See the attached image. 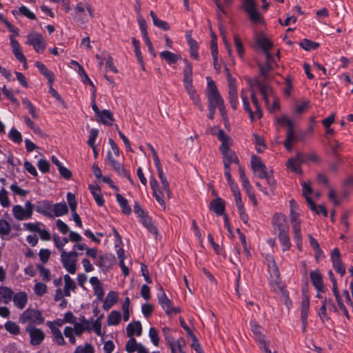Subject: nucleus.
Instances as JSON below:
<instances>
[{
    "mask_svg": "<svg viewBox=\"0 0 353 353\" xmlns=\"http://www.w3.org/2000/svg\"><path fill=\"white\" fill-rule=\"evenodd\" d=\"M184 62L185 65L183 70V83L185 90L188 92L194 104L196 105L200 110H203V108L201 103L199 96L192 84V65L187 59H185Z\"/></svg>",
    "mask_w": 353,
    "mask_h": 353,
    "instance_id": "1",
    "label": "nucleus"
},
{
    "mask_svg": "<svg viewBox=\"0 0 353 353\" xmlns=\"http://www.w3.org/2000/svg\"><path fill=\"white\" fill-rule=\"evenodd\" d=\"M256 85L260 90L269 111L274 112L278 110L279 108V102L274 97L272 88L270 85L259 80L256 81Z\"/></svg>",
    "mask_w": 353,
    "mask_h": 353,
    "instance_id": "2",
    "label": "nucleus"
},
{
    "mask_svg": "<svg viewBox=\"0 0 353 353\" xmlns=\"http://www.w3.org/2000/svg\"><path fill=\"white\" fill-rule=\"evenodd\" d=\"M19 323L41 325L44 322V317L41 311L28 308L19 317Z\"/></svg>",
    "mask_w": 353,
    "mask_h": 353,
    "instance_id": "3",
    "label": "nucleus"
},
{
    "mask_svg": "<svg viewBox=\"0 0 353 353\" xmlns=\"http://www.w3.org/2000/svg\"><path fill=\"white\" fill-rule=\"evenodd\" d=\"M78 253L72 250L71 252L63 251L61 254V261L64 268L73 274L77 270V261Z\"/></svg>",
    "mask_w": 353,
    "mask_h": 353,
    "instance_id": "4",
    "label": "nucleus"
},
{
    "mask_svg": "<svg viewBox=\"0 0 353 353\" xmlns=\"http://www.w3.org/2000/svg\"><path fill=\"white\" fill-rule=\"evenodd\" d=\"M290 221L292 228L293 238L299 250L302 247V235L301 232V220L299 214L296 211H290Z\"/></svg>",
    "mask_w": 353,
    "mask_h": 353,
    "instance_id": "5",
    "label": "nucleus"
},
{
    "mask_svg": "<svg viewBox=\"0 0 353 353\" xmlns=\"http://www.w3.org/2000/svg\"><path fill=\"white\" fill-rule=\"evenodd\" d=\"M305 161V156L303 153L297 152L294 157L288 159L285 165L288 171L301 174V165Z\"/></svg>",
    "mask_w": 353,
    "mask_h": 353,
    "instance_id": "6",
    "label": "nucleus"
},
{
    "mask_svg": "<svg viewBox=\"0 0 353 353\" xmlns=\"http://www.w3.org/2000/svg\"><path fill=\"white\" fill-rule=\"evenodd\" d=\"M34 205L30 201H26L25 203V208L20 205L13 206L12 213L14 218L19 221H23L32 218L33 214Z\"/></svg>",
    "mask_w": 353,
    "mask_h": 353,
    "instance_id": "7",
    "label": "nucleus"
},
{
    "mask_svg": "<svg viewBox=\"0 0 353 353\" xmlns=\"http://www.w3.org/2000/svg\"><path fill=\"white\" fill-rule=\"evenodd\" d=\"M241 97L243 101L244 110L249 114V117L252 122L260 119L263 117V111L260 105L256 106L255 111L253 112L249 104L247 91L242 90L241 92Z\"/></svg>",
    "mask_w": 353,
    "mask_h": 353,
    "instance_id": "8",
    "label": "nucleus"
},
{
    "mask_svg": "<svg viewBox=\"0 0 353 353\" xmlns=\"http://www.w3.org/2000/svg\"><path fill=\"white\" fill-rule=\"evenodd\" d=\"M226 74H227V81L228 83V94L230 103L231 104L232 108L234 110L237 108L238 105V93L236 85V80L233 78L231 74L229 72L228 68H225Z\"/></svg>",
    "mask_w": 353,
    "mask_h": 353,
    "instance_id": "9",
    "label": "nucleus"
},
{
    "mask_svg": "<svg viewBox=\"0 0 353 353\" xmlns=\"http://www.w3.org/2000/svg\"><path fill=\"white\" fill-rule=\"evenodd\" d=\"M107 161L108 164L120 176L125 177L132 183L134 184V181L132 179L130 172L124 168L122 163L117 161L112 157V154L109 151L107 154Z\"/></svg>",
    "mask_w": 353,
    "mask_h": 353,
    "instance_id": "10",
    "label": "nucleus"
},
{
    "mask_svg": "<svg viewBox=\"0 0 353 353\" xmlns=\"http://www.w3.org/2000/svg\"><path fill=\"white\" fill-rule=\"evenodd\" d=\"M26 43L34 48L38 53H43L46 49V42L41 34L31 32L27 36Z\"/></svg>",
    "mask_w": 353,
    "mask_h": 353,
    "instance_id": "11",
    "label": "nucleus"
},
{
    "mask_svg": "<svg viewBox=\"0 0 353 353\" xmlns=\"http://www.w3.org/2000/svg\"><path fill=\"white\" fill-rule=\"evenodd\" d=\"M160 290L161 293L157 295L158 301L166 314L172 315L179 313L181 312L180 309L172 306V301L168 299L161 286L160 287Z\"/></svg>",
    "mask_w": 353,
    "mask_h": 353,
    "instance_id": "12",
    "label": "nucleus"
},
{
    "mask_svg": "<svg viewBox=\"0 0 353 353\" xmlns=\"http://www.w3.org/2000/svg\"><path fill=\"white\" fill-rule=\"evenodd\" d=\"M26 331L29 334L32 345L37 346L40 345L45 338L44 332L39 328L30 325L26 328Z\"/></svg>",
    "mask_w": 353,
    "mask_h": 353,
    "instance_id": "13",
    "label": "nucleus"
},
{
    "mask_svg": "<svg viewBox=\"0 0 353 353\" xmlns=\"http://www.w3.org/2000/svg\"><path fill=\"white\" fill-rule=\"evenodd\" d=\"M251 165L254 174L257 177L260 179H264L265 176H267V174H268L267 172V168L261 161L260 157L256 155H253L251 159Z\"/></svg>",
    "mask_w": 353,
    "mask_h": 353,
    "instance_id": "14",
    "label": "nucleus"
},
{
    "mask_svg": "<svg viewBox=\"0 0 353 353\" xmlns=\"http://www.w3.org/2000/svg\"><path fill=\"white\" fill-rule=\"evenodd\" d=\"M266 261L268 262V270L270 274V283L278 284L280 281V273L273 256L268 255Z\"/></svg>",
    "mask_w": 353,
    "mask_h": 353,
    "instance_id": "15",
    "label": "nucleus"
},
{
    "mask_svg": "<svg viewBox=\"0 0 353 353\" xmlns=\"http://www.w3.org/2000/svg\"><path fill=\"white\" fill-rule=\"evenodd\" d=\"M272 226L278 234L288 232L286 216L283 214H275L272 218Z\"/></svg>",
    "mask_w": 353,
    "mask_h": 353,
    "instance_id": "16",
    "label": "nucleus"
},
{
    "mask_svg": "<svg viewBox=\"0 0 353 353\" xmlns=\"http://www.w3.org/2000/svg\"><path fill=\"white\" fill-rule=\"evenodd\" d=\"M331 260L335 271L337 272L341 276H343L345 273V268L341 261V254L338 248H334L332 251Z\"/></svg>",
    "mask_w": 353,
    "mask_h": 353,
    "instance_id": "17",
    "label": "nucleus"
},
{
    "mask_svg": "<svg viewBox=\"0 0 353 353\" xmlns=\"http://www.w3.org/2000/svg\"><path fill=\"white\" fill-rule=\"evenodd\" d=\"M310 280L318 292H325L326 288L323 284V276L319 270H312L310 274Z\"/></svg>",
    "mask_w": 353,
    "mask_h": 353,
    "instance_id": "18",
    "label": "nucleus"
},
{
    "mask_svg": "<svg viewBox=\"0 0 353 353\" xmlns=\"http://www.w3.org/2000/svg\"><path fill=\"white\" fill-rule=\"evenodd\" d=\"M251 331L253 333L254 340L259 343H264L267 341L265 335L263 332V328L259 325L257 322L254 320L250 321Z\"/></svg>",
    "mask_w": 353,
    "mask_h": 353,
    "instance_id": "19",
    "label": "nucleus"
},
{
    "mask_svg": "<svg viewBox=\"0 0 353 353\" xmlns=\"http://www.w3.org/2000/svg\"><path fill=\"white\" fill-rule=\"evenodd\" d=\"M52 203L47 200L37 201L35 204V210L37 212L50 218L54 216V215L50 212L52 210Z\"/></svg>",
    "mask_w": 353,
    "mask_h": 353,
    "instance_id": "20",
    "label": "nucleus"
},
{
    "mask_svg": "<svg viewBox=\"0 0 353 353\" xmlns=\"http://www.w3.org/2000/svg\"><path fill=\"white\" fill-rule=\"evenodd\" d=\"M47 325L51 330L53 341L58 345H65V341L60 330L54 325V323L51 321H48Z\"/></svg>",
    "mask_w": 353,
    "mask_h": 353,
    "instance_id": "21",
    "label": "nucleus"
},
{
    "mask_svg": "<svg viewBox=\"0 0 353 353\" xmlns=\"http://www.w3.org/2000/svg\"><path fill=\"white\" fill-rule=\"evenodd\" d=\"M150 185L152 188V190L153 191V195L155 197L156 200L158 201V203L163 208V209H165V203L163 199V193L161 191H159V183L154 178H150Z\"/></svg>",
    "mask_w": 353,
    "mask_h": 353,
    "instance_id": "22",
    "label": "nucleus"
},
{
    "mask_svg": "<svg viewBox=\"0 0 353 353\" xmlns=\"http://www.w3.org/2000/svg\"><path fill=\"white\" fill-rule=\"evenodd\" d=\"M303 186V194L305 197L306 201L310 206L311 210L315 212L316 214L319 212L317 211V208L316 204L313 202L312 199L310 197L312 192V189L310 187V184L307 183H304L302 185Z\"/></svg>",
    "mask_w": 353,
    "mask_h": 353,
    "instance_id": "23",
    "label": "nucleus"
},
{
    "mask_svg": "<svg viewBox=\"0 0 353 353\" xmlns=\"http://www.w3.org/2000/svg\"><path fill=\"white\" fill-rule=\"evenodd\" d=\"M14 305L19 309H23L28 303V295L25 292L14 293L12 296Z\"/></svg>",
    "mask_w": 353,
    "mask_h": 353,
    "instance_id": "24",
    "label": "nucleus"
},
{
    "mask_svg": "<svg viewBox=\"0 0 353 353\" xmlns=\"http://www.w3.org/2000/svg\"><path fill=\"white\" fill-rule=\"evenodd\" d=\"M225 208V201L219 197L213 199L210 203V209L219 216L223 214Z\"/></svg>",
    "mask_w": 353,
    "mask_h": 353,
    "instance_id": "25",
    "label": "nucleus"
},
{
    "mask_svg": "<svg viewBox=\"0 0 353 353\" xmlns=\"http://www.w3.org/2000/svg\"><path fill=\"white\" fill-rule=\"evenodd\" d=\"M171 349L172 353H183L182 347L185 345V341L183 338H179L175 341L173 338H166Z\"/></svg>",
    "mask_w": 353,
    "mask_h": 353,
    "instance_id": "26",
    "label": "nucleus"
},
{
    "mask_svg": "<svg viewBox=\"0 0 353 353\" xmlns=\"http://www.w3.org/2000/svg\"><path fill=\"white\" fill-rule=\"evenodd\" d=\"M90 283L92 285L94 294L99 301H102L104 296L103 289L101 285L99 279L96 276H92L90 279Z\"/></svg>",
    "mask_w": 353,
    "mask_h": 353,
    "instance_id": "27",
    "label": "nucleus"
},
{
    "mask_svg": "<svg viewBox=\"0 0 353 353\" xmlns=\"http://www.w3.org/2000/svg\"><path fill=\"white\" fill-rule=\"evenodd\" d=\"M127 336L130 338L133 337L134 334L139 336L142 333V325L140 321L130 323L126 327Z\"/></svg>",
    "mask_w": 353,
    "mask_h": 353,
    "instance_id": "28",
    "label": "nucleus"
},
{
    "mask_svg": "<svg viewBox=\"0 0 353 353\" xmlns=\"http://www.w3.org/2000/svg\"><path fill=\"white\" fill-rule=\"evenodd\" d=\"M10 43H11L12 52H13L15 57L17 58V59L18 61H19L20 62H25L26 57L22 52V50H21V46H20L19 42L15 39H14L12 37H10Z\"/></svg>",
    "mask_w": 353,
    "mask_h": 353,
    "instance_id": "29",
    "label": "nucleus"
},
{
    "mask_svg": "<svg viewBox=\"0 0 353 353\" xmlns=\"http://www.w3.org/2000/svg\"><path fill=\"white\" fill-rule=\"evenodd\" d=\"M118 301V293L114 291L110 292L103 301V309L109 310Z\"/></svg>",
    "mask_w": 353,
    "mask_h": 353,
    "instance_id": "30",
    "label": "nucleus"
},
{
    "mask_svg": "<svg viewBox=\"0 0 353 353\" xmlns=\"http://www.w3.org/2000/svg\"><path fill=\"white\" fill-rule=\"evenodd\" d=\"M35 65L38 68L39 72L48 79L49 85H52L54 81V77L52 72L49 70L47 68V67L40 61H37L35 63Z\"/></svg>",
    "mask_w": 353,
    "mask_h": 353,
    "instance_id": "31",
    "label": "nucleus"
},
{
    "mask_svg": "<svg viewBox=\"0 0 353 353\" xmlns=\"http://www.w3.org/2000/svg\"><path fill=\"white\" fill-rule=\"evenodd\" d=\"M159 55L162 59L165 60L170 65L176 63L179 60L181 59L180 54L170 51H163Z\"/></svg>",
    "mask_w": 353,
    "mask_h": 353,
    "instance_id": "32",
    "label": "nucleus"
},
{
    "mask_svg": "<svg viewBox=\"0 0 353 353\" xmlns=\"http://www.w3.org/2000/svg\"><path fill=\"white\" fill-rule=\"evenodd\" d=\"M14 295V292L8 287H0V301L8 304L10 303Z\"/></svg>",
    "mask_w": 353,
    "mask_h": 353,
    "instance_id": "33",
    "label": "nucleus"
},
{
    "mask_svg": "<svg viewBox=\"0 0 353 353\" xmlns=\"http://www.w3.org/2000/svg\"><path fill=\"white\" fill-rule=\"evenodd\" d=\"M259 67L260 69V76L263 79L261 82H263L264 83H267V81H269V79H270L269 78V72L271 70H273L274 69L266 63H265L263 64H262V63L259 64ZM256 80H259V81H261V80L259 79H256L255 80V81Z\"/></svg>",
    "mask_w": 353,
    "mask_h": 353,
    "instance_id": "34",
    "label": "nucleus"
},
{
    "mask_svg": "<svg viewBox=\"0 0 353 353\" xmlns=\"http://www.w3.org/2000/svg\"><path fill=\"white\" fill-rule=\"evenodd\" d=\"M89 189L99 206H102L104 204V199L101 193V189L97 185H90Z\"/></svg>",
    "mask_w": 353,
    "mask_h": 353,
    "instance_id": "35",
    "label": "nucleus"
},
{
    "mask_svg": "<svg viewBox=\"0 0 353 353\" xmlns=\"http://www.w3.org/2000/svg\"><path fill=\"white\" fill-rule=\"evenodd\" d=\"M223 165L224 168H227V166H230V164L231 163H234L236 164H239V159L233 151H229L224 154H223Z\"/></svg>",
    "mask_w": 353,
    "mask_h": 353,
    "instance_id": "36",
    "label": "nucleus"
},
{
    "mask_svg": "<svg viewBox=\"0 0 353 353\" xmlns=\"http://www.w3.org/2000/svg\"><path fill=\"white\" fill-rule=\"evenodd\" d=\"M310 308V298L306 294H303L301 300V318L305 320L307 318Z\"/></svg>",
    "mask_w": 353,
    "mask_h": 353,
    "instance_id": "37",
    "label": "nucleus"
},
{
    "mask_svg": "<svg viewBox=\"0 0 353 353\" xmlns=\"http://www.w3.org/2000/svg\"><path fill=\"white\" fill-rule=\"evenodd\" d=\"M98 117L102 123L107 125H111L114 120L112 112L108 110H101Z\"/></svg>",
    "mask_w": 353,
    "mask_h": 353,
    "instance_id": "38",
    "label": "nucleus"
},
{
    "mask_svg": "<svg viewBox=\"0 0 353 353\" xmlns=\"http://www.w3.org/2000/svg\"><path fill=\"white\" fill-rule=\"evenodd\" d=\"M63 279H64V283H65L64 290H63L64 296H70V291L74 290L76 289L75 283H74V280H72L68 274L64 275Z\"/></svg>",
    "mask_w": 353,
    "mask_h": 353,
    "instance_id": "39",
    "label": "nucleus"
},
{
    "mask_svg": "<svg viewBox=\"0 0 353 353\" xmlns=\"http://www.w3.org/2000/svg\"><path fill=\"white\" fill-rule=\"evenodd\" d=\"M117 201L119 203L123 214L129 215L131 214L132 210L130 206L128 205V201L121 194H117L116 195Z\"/></svg>",
    "mask_w": 353,
    "mask_h": 353,
    "instance_id": "40",
    "label": "nucleus"
},
{
    "mask_svg": "<svg viewBox=\"0 0 353 353\" xmlns=\"http://www.w3.org/2000/svg\"><path fill=\"white\" fill-rule=\"evenodd\" d=\"M208 107H212L216 108L217 106L223 103V99H222L220 93L215 94H207Z\"/></svg>",
    "mask_w": 353,
    "mask_h": 353,
    "instance_id": "41",
    "label": "nucleus"
},
{
    "mask_svg": "<svg viewBox=\"0 0 353 353\" xmlns=\"http://www.w3.org/2000/svg\"><path fill=\"white\" fill-rule=\"evenodd\" d=\"M278 238L279 240V242L282 246V250L283 252H285L291 248V243L290 240V237L288 235V232L278 234Z\"/></svg>",
    "mask_w": 353,
    "mask_h": 353,
    "instance_id": "42",
    "label": "nucleus"
},
{
    "mask_svg": "<svg viewBox=\"0 0 353 353\" xmlns=\"http://www.w3.org/2000/svg\"><path fill=\"white\" fill-rule=\"evenodd\" d=\"M150 14L152 19L153 23L155 26L163 30H170V25L166 21L159 19L154 11L151 10Z\"/></svg>",
    "mask_w": 353,
    "mask_h": 353,
    "instance_id": "43",
    "label": "nucleus"
},
{
    "mask_svg": "<svg viewBox=\"0 0 353 353\" xmlns=\"http://www.w3.org/2000/svg\"><path fill=\"white\" fill-rule=\"evenodd\" d=\"M157 172H158V175H159V177L160 179L161 185H162V188L165 190V192H166L168 197L170 198V196H171V191H170V185H169V182L168 181L165 175V174H164V172L163 171V169L157 170Z\"/></svg>",
    "mask_w": 353,
    "mask_h": 353,
    "instance_id": "44",
    "label": "nucleus"
},
{
    "mask_svg": "<svg viewBox=\"0 0 353 353\" xmlns=\"http://www.w3.org/2000/svg\"><path fill=\"white\" fill-rule=\"evenodd\" d=\"M299 46L305 50L310 51L317 49L319 47V43L307 39H304L299 43Z\"/></svg>",
    "mask_w": 353,
    "mask_h": 353,
    "instance_id": "45",
    "label": "nucleus"
},
{
    "mask_svg": "<svg viewBox=\"0 0 353 353\" xmlns=\"http://www.w3.org/2000/svg\"><path fill=\"white\" fill-rule=\"evenodd\" d=\"M258 45L262 48L264 53L269 52V50L272 47V42L264 36H259L257 39Z\"/></svg>",
    "mask_w": 353,
    "mask_h": 353,
    "instance_id": "46",
    "label": "nucleus"
},
{
    "mask_svg": "<svg viewBox=\"0 0 353 353\" xmlns=\"http://www.w3.org/2000/svg\"><path fill=\"white\" fill-rule=\"evenodd\" d=\"M121 319V313L117 310H113L108 316V324L109 325H117L120 323Z\"/></svg>",
    "mask_w": 353,
    "mask_h": 353,
    "instance_id": "47",
    "label": "nucleus"
},
{
    "mask_svg": "<svg viewBox=\"0 0 353 353\" xmlns=\"http://www.w3.org/2000/svg\"><path fill=\"white\" fill-rule=\"evenodd\" d=\"M79 73L80 76L82 78V81L84 83H88V84H89V85H90L92 86V94H93V95H95L96 94V90H97L96 87L94 85V83H92V81L90 79L88 75L85 72V71L83 69L82 65H79Z\"/></svg>",
    "mask_w": 353,
    "mask_h": 353,
    "instance_id": "48",
    "label": "nucleus"
},
{
    "mask_svg": "<svg viewBox=\"0 0 353 353\" xmlns=\"http://www.w3.org/2000/svg\"><path fill=\"white\" fill-rule=\"evenodd\" d=\"M53 210L54 216H61L68 213V208L65 203H59L54 205Z\"/></svg>",
    "mask_w": 353,
    "mask_h": 353,
    "instance_id": "49",
    "label": "nucleus"
},
{
    "mask_svg": "<svg viewBox=\"0 0 353 353\" xmlns=\"http://www.w3.org/2000/svg\"><path fill=\"white\" fill-rule=\"evenodd\" d=\"M22 103H23V105L25 106V108L28 110L29 113L32 115V117L34 119H37L39 115L37 112V109L34 106V105L31 103V101L27 98H23L22 99Z\"/></svg>",
    "mask_w": 353,
    "mask_h": 353,
    "instance_id": "50",
    "label": "nucleus"
},
{
    "mask_svg": "<svg viewBox=\"0 0 353 353\" xmlns=\"http://www.w3.org/2000/svg\"><path fill=\"white\" fill-rule=\"evenodd\" d=\"M239 172L240 180L242 182V185L243 188L245 189L246 192H248L251 189V185L249 179L246 176L245 171L241 166L239 167Z\"/></svg>",
    "mask_w": 353,
    "mask_h": 353,
    "instance_id": "51",
    "label": "nucleus"
},
{
    "mask_svg": "<svg viewBox=\"0 0 353 353\" xmlns=\"http://www.w3.org/2000/svg\"><path fill=\"white\" fill-rule=\"evenodd\" d=\"M132 41L133 46L134 47V52H135L137 59L139 63L141 65H142V69L145 70L143 57L141 55V50H140V47H139V41L138 40H137L135 38H132Z\"/></svg>",
    "mask_w": 353,
    "mask_h": 353,
    "instance_id": "52",
    "label": "nucleus"
},
{
    "mask_svg": "<svg viewBox=\"0 0 353 353\" xmlns=\"http://www.w3.org/2000/svg\"><path fill=\"white\" fill-rule=\"evenodd\" d=\"M309 240L310 243L314 251L315 258L318 259L320 257V256L323 254L320 245L318 241L311 234L309 235Z\"/></svg>",
    "mask_w": 353,
    "mask_h": 353,
    "instance_id": "53",
    "label": "nucleus"
},
{
    "mask_svg": "<svg viewBox=\"0 0 353 353\" xmlns=\"http://www.w3.org/2000/svg\"><path fill=\"white\" fill-rule=\"evenodd\" d=\"M5 329L12 334L17 335L20 332L19 325L13 321H9L5 323Z\"/></svg>",
    "mask_w": 353,
    "mask_h": 353,
    "instance_id": "54",
    "label": "nucleus"
},
{
    "mask_svg": "<svg viewBox=\"0 0 353 353\" xmlns=\"http://www.w3.org/2000/svg\"><path fill=\"white\" fill-rule=\"evenodd\" d=\"M0 203L3 208H8L10 205L8 192L5 188H1L0 190Z\"/></svg>",
    "mask_w": 353,
    "mask_h": 353,
    "instance_id": "55",
    "label": "nucleus"
},
{
    "mask_svg": "<svg viewBox=\"0 0 353 353\" xmlns=\"http://www.w3.org/2000/svg\"><path fill=\"white\" fill-rule=\"evenodd\" d=\"M74 353H94V348L90 343H86L77 346Z\"/></svg>",
    "mask_w": 353,
    "mask_h": 353,
    "instance_id": "56",
    "label": "nucleus"
},
{
    "mask_svg": "<svg viewBox=\"0 0 353 353\" xmlns=\"http://www.w3.org/2000/svg\"><path fill=\"white\" fill-rule=\"evenodd\" d=\"M254 142L256 145V149L257 152L259 153L263 152L266 147L263 139L256 134H254Z\"/></svg>",
    "mask_w": 353,
    "mask_h": 353,
    "instance_id": "57",
    "label": "nucleus"
},
{
    "mask_svg": "<svg viewBox=\"0 0 353 353\" xmlns=\"http://www.w3.org/2000/svg\"><path fill=\"white\" fill-rule=\"evenodd\" d=\"M139 343H137L136 339L134 337L130 339V340L126 343L125 345V350L128 353L134 352L139 346Z\"/></svg>",
    "mask_w": 353,
    "mask_h": 353,
    "instance_id": "58",
    "label": "nucleus"
},
{
    "mask_svg": "<svg viewBox=\"0 0 353 353\" xmlns=\"http://www.w3.org/2000/svg\"><path fill=\"white\" fill-rule=\"evenodd\" d=\"M149 337L154 346H159V336L157 330L154 327L150 328Z\"/></svg>",
    "mask_w": 353,
    "mask_h": 353,
    "instance_id": "59",
    "label": "nucleus"
},
{
    "mask_svg": "<svg viewBox=\"0 0 353 353\" xmlns=\"http://www.w3.org/2000/svg\"><path fill=\"white\" fill-rule=\"evenodd\" d=\"M9 138L15 143H20L22 141L21 134L16 129L12 128L8 134Z\"/></svg>",
    "mask_w": 353,
    "mask_h": 353,
    "instance_id": "60",
    "label": "nucleus"
},
{
    "mask_svg": "<svg viewBox=\"0 0 353 353\" xmlns=\"http://www.w3.org/2000/svg\"><path fill=\"white\" fill-rule=\"evenodd\" d=\"M99 131L97 129H92L90 132V137L88 140V144L95 151V141L98 137Z\"/></svg>",
    "mask_w": 353,
    "mask_h": 353,
    "instance_id": "61",
    "label": "nucleus"
},
{
    "mask_svg": "<svg viewBox=\"0 0 353 353\" xmlns=\"http://www.w3.org/2000/svg\"><path fill=\"white\" fill-rule=\"evenodd\" d=\"M11 232V226L6 220H0V234L8 235Z\"/></svg>",
    "mask_w": 353,
    "mask_h": 353,
    "instance_id": "62",
    "label": "nucleus"
},
{
    "mask_svg": "<svg viewBox=\"0 0 353 353\" xmlns=\"http://www.w3.org/2000/svg\"><path fill=\"white\" fill-rule=\"evenodd\" d=\"M234 45L236 47V52L239 57L243 58L244 55V50L243 47V43L240 40L239 37L237 35H234Z\"/></svg>",
    "mask_w": 353,
    "mask_h": 353,
    "instance_id": "63",
    "label": "nucleus"
},
{
    "mask_svg": "<svg viewBox=\"0 0 353 353\" xmlns=\"http://www.w3.org/2000/svg\"><path fill=\"white\" fill-rule=\"evenodd\" d=\"M317 314L323 323L330 320V317L327 313V307L323 303H322V305L318 310Z\"/></svg>",
    "mask_w": 353,
    "mask_h": 353,
    "instance_id": "64",
    "label": "nucleus"
}]
</instances>
